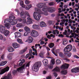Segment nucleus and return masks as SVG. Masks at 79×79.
<instances>
[{"mask_svg": "<svg viewBox=\"0 0 79 79\" xmlns=\"http://www.w3.org/2000/svg\"><path fill=\"white\" fill-rule=\"evenodd\" d=\"M37 6L39 8H43L42 10L44 11V14L45 16H47L48 15V14L47 12V10H48V12L50 13H53L55 11V9L54 7H47V6H46V4L45 3H40L37 5Z\"/></svg>", "mask_w": 79, "mask_h": 79, "instance_id": "1", "label": "nucleus"}, {"mask_svg": "<svg viewBox=\"0 0 79 79\" xmlns=\"http://www.w3.org/2000/svg\"><path fill=\"white\" fill-rule=\"evenodd\" d=\"M9 19H8L6 20L5 22L7 23H10L11 26L17 24L18 22H21L23 21V19L21 18H18L17 20H14V19H15V17L13 15L9 16Z\"/></svg>", "mask_w": 79, "mask_h": 79, "instance_id": "2", "label": "nucleus"}, {"mask_svg": "<svg viewBox=\"0 0 79 79\" xmlns=\"http://www.w3.org/2000/svg\"><path fill=\"white\" fill-rule=\"evenodd\" d=\"M0 31L1 33H3L4 34L6 37H8L10 34V31L7 30H5V26L1 25L0 26Z\"/></svg>", "mask_w": 79, "mask_h": 79, "instance_id": "3", "label": "nucleus"}, {"mask_svg": "<svg viewBox=\"0 0 79 79\" xmlns=\"http://www.w3.org/2000/svg\"><path fill=\"white\" fill-rule=\"evenodd\" d=\"M42 66V63L41 62H38L35 63L33 65L32 69L34 71L37 72L39 71V68Z\"/></svg>", "mask_w": 79, "mask_h": 79, "instance_id": "4", "label": "nucleus"}, {"mask_svg": "<svg viewBox=\"0 0 79 79\" xmlns=\"http://www.w3.org/2000/svg\"><path fill=\"white\" fill-rule=\"evenodd\" d=\"M25 66V64H24L22 67H20L17 69V70H14L12 72L13 74H15L17 73V71H23L24 69H25L24 67Z\"/></svg>", "mask_w": 79, "mask_h": 79, "instance_id": "5", "label": "nucleus"}, {"mask_svg": "<svg viewBox=\"0 0 79 79\" xmlns=\"http://www.w3.org/2000/svg\"><path fill=\"white\" fill-rule=\"evenodd\" d=\"M73 47L71 44L67 45L64 49V51L65 52H69L72 50Z\"/></svg>", "mask_w": 79, "mask_h": 79, "instance_id": "6", "label": "nucleus"}, {"mask_svg": "<svg viewBox=\"0 0 79 79\" xmlns=\"http://www.w3.org/2000/svg\"><path fill=\"white\" fill-rule=\"evenodd\" d=\"M10 68L9 67H6L5 68L1 70V69H0V74L2 75L3 74H4L6 72V71H8Z\"/></svg>", "mask_w": 79, "mask_h": 79, "instance_id": "7", "label": "nucleus"}, {"mask_svg": "<svg viewBox=\"0 0 79 79\" xmlns=\"http://www.w3.org/2000/svg\"><path fill=\"white\" fill-rule=\"evenodd\" d=\"M31 35L34 37H37L39 36V33L37 31L35 30H32L31 32Z\"/></svg>", "mask_w": 79, "mask_h": 79, "instance_id": "8", "label": "nucleus"}, {"mask_svg": "<svg viewBox=\"0 0 79 79\" xmlns=\"http://www.w3.org/2000/svg\"><path fill=\"white\" fill-rule=\"evenodd\" d=\"M53 71H54V73H53L55 77H56L57 76H58V74H57V73L56 72H55V71L56 72H59L60 71V68L59 67L56 66L54 69L53 70Z\"/></svg>", "mask_w": 79, "mask_h": 79, "instance_id": "9", "label": "nucleus"}, {"mask_svg": "<svg viewBox=\"0 0 79 79\" xmlns=\"http://www.w3.org/2000/svg\"><path fill=\"white\" fill-rule=\"evenodd\" d=\"M33 16L36 20L39 21L40 20V18L41 17V15H40L37 14H36V12H34L33 14Z\"/></svg>", "mask_w": 79, "mask_h": 79, "instance_id": "10", "label": "nucleus"}, {"mask_svg": "<svg viewBox=\"0 0 79 79\" xmlns=\"http://www.w3.org/2000/svg\"><path fill=\"white\" fill-rule=\"evenodd\" d=\"M72 73H79V67H76L71 69Z\"/></svg>", "mask_w": 79, "mask_h": 79, "instance_id": "11", "label": "nucleus"}, {"mask_svg": "<svg viewBox=\"0 0 79 79\" xmlns=\"http://www.w3.org/2000/svg\"><path fill=\"white\" fill-rule=\"evenodd\" d=\"M69 64H65L62 65L61 68L62 69H68L69 68Z\"/></svg>", "mask_w": 79, "mask_h": 79, "instance_id": "12", "label": "nucleus"}, {"mask_svg": "<svg viewBox=\"0 0 79 79\" xmlns=\"http://www.w3.org/2000/svg\"><path fill=\"white\" fill-rule=\"evenodd\" d=\"M50 65L49 66V69H52L53 68V64H55V60L54 59H52L51 60Z\"/></svg>", "mask_w": 79, "mask_h": 79, "instance_id": "13", "label": "nucleus"}, {"mask_svg": "<svg viewBox=\"0 0 79 79\" xmlns=\"http://www.w3.org/2000/svg\"><path fill=\"white\" fill-rule=\"evenodd\" d=\"M11 78V74L10 73H9L7 76H5L1 79H10Z\"/></svg>", "mask_w": 79, "mask_h": 79, "instance_id": "14", "label": "nucleus"}, {"mask_svg": "<svg viewBox=\"0 0 79 79\" xmlns=\"http://www.w3.org/2000/svg\"><path fill=\"white\" fill-rule=\"evenodd\" d=\"M15 38H18L21 36V33L19 32H16L15 33Z\"/></svg>", "mask_w": 79, "mask_h": 79, "instance_id": "15", "label": "nucleus"}, {"mask_svg": "<svg viewBox=\"0 0 79 79\" xmlns=\"http://www.w3.org/2000/svg\"><path fill=\"white\" fill-rule=\"evenodd\" d=\"M27 19L28 20L26 22L27 24H31L32 23V20L30 17H28Z\"/></svg>", "mask_w": 79, "mask_h": 79, "instance_id": "16", "label": "nucleus"}, {"mask_svg": "<svg viewBox=\"0 0 79 79\" xmlns=\"http://www.w3.org/2000/svg\"><path fill=\"white\" fill-rule=\"evenodd\" d=\"M13 47L14 48H17L19 47V45L16 43H14L12 44Z\"/></svg>", "mask_w": 79, "mask_h": 79, "instance_id": "17", "label": "nucleus"}, {"mask_svg": "<svg viewBox=\"0 0 79 79\" xmlns=\"http://www.w3.org/2000/svg\"><path fill=\"white\" fill-rule=\"evenodd\" d=\"M29 56L30 57L28 58V60H30V59H31V57L32 58H34V56H32V54H27L26 56V58H27Z\"/></svg>", "mask_w": 79, "mask_h": 79, "instance_id": "18", "label": "nucleus"}, {"mask_svg": "<svg viewBox=\"0 0 79 79\" xmlns=\"http://www.w3.org/2000/svg\"><path fill=\"white\" fill-rule=\"evenodd\" d=\"M64 56L66 57H67L68 58H69V57H71L72 54L71 52H64Z\"/></svg>", "mask_w": 79, "mask_h": 79, "instance_id": "19", "label": "nucleus"}, {"mask_svg": "<svg viewBox=\"0 0 79 79\" xmlns=\"http://www.w3.org/2000/svg\"><path fill=\"white\" fill-rule=\"evenodd\" d=\"M24 30L27 32L28 33H30L31 32V30H30V28L27 27H24Z\"/></svg>", "mask_w": 79, "mask_h": 79, "instance_id": "20", "label": "nucleus"}, {"mask_svg": "<svg viewBox=\"0 0 79 79\" xmlns=\"http://www.w3.org/2000/svg\"><path fill=\"white\" fill-rule=\"evenodd\" d=\"M40 26L41 27H46L47 25L45 23L44 21H41L40 22Z\"/></svg>", "mask_w": 79, "mask_h": 79, "instance_id": "21", "label": "nucleus"}, {"mask_svg": "<svg viewBox=\"0 0 79 79\" xmlns=\"http://www.w3.org/2000/svg\"><path fill=\"white\" fill-rule=\"evenodd\" d=\"M8 19H7L6 20H5L4 21V23H9L10 24H5V25L6 26V27L7 28H10V26L11 25V23H6V22H5V21L6 20Z\"/></svg>", "mask_w": 79, "mask_h": 79, "instance_id": "22", "label": "nucleus"}, {"mask_svg": "<svg viewBox=\"0 0 79 79\" xmlns=\"http://www.w3.org/2000/svg\"><path fill=\"white\" fill-rule=\"evenodd\" d=\"M55 46V44L52 43H50L48 44V46L50 48H52Z\"/></svg>", "mask_w": 79, "mask_h": 79, "instance_id": "23", "label": "nucleus"}, {"mask_svg": "<svg viewBox=\"0 0 79 79\" xmlns=\"http://www.w3.org/2000/svg\"><path fill=\"white\" fill-rule=\"evenodd\" d=\"M6 63H7V61L3 60L0 63V66H4Z\"/></svg>", "mask_w": 79, "mask_h": 79, "instance_id": "24", "label": "nucleus"}, {"mask_svg": "<svg viewBox=\"0 0 79 79\" xmlns=\"http://www.w3.org/2000/svg\"><path fill=\"white\" fill-rule=\"evenodd\" d=\"M20 16L22 18H25L26 16V15L24 13L22 12L20 14Z\"/></svg>", "mask_w": 79, "mask_h": 79, "instance_id": "25", "label": "nucleus"}, {"mask_svg": "<svg viewBox=\"0 0 79 79\" xmlns=\"http://www.w3.org/2000/svg\"><path fill=\"white\" fill-rule=\"evenodd\" d=\"M55 48H52V50H51L52 53H53V54H54V55H55V56H58V55H57V54L55 52H54V51H55Z\"/></svg>", "mask_w": 79, "mask_h": 79, "instance_id": "26", "label": "nucleus"}, {"mask_svg": "<svg viewBox=\"0 0 79 79\" xmlns=\"http://www.w3.org/2000/svg\"><path fill=\"white\" fill-rule=\"evenodd\" d=\"M29 43H32L33 41V38L31 36H29V38L28 40Z\"/></svg>", "mask_w": 79, "mask_h": 79, "instance_id": "27", "label": "nucleus"}, {"mask_svg": "<svg viewBox=\"0 0 79 79\" xmlns=\"http://www.w3.org/2000/svg\"><path fill=\"white\" fill-rule=\"evenodd\" d=\"M61 73L62 74H63L64 75H66L67 73H68V72L67 71V70H62L61 71Z\"/></svg>", "mask_w": 79, "mask_h": 79, "instance_id": "28", "label": "nucleus"}, {"mask_svg": "<svg viewBox=\"0 0 79 79\" xmlns=\"http://www.w3.org/2000/svg\"><path fill=\"white\" fill-rule=\"evenodd\" d=\"M26 50H27V48H25V49H22L20 52V54H23V53H24Z\"/></svg>", "mask_w": 79, "mask_h": 79, "instance_id": "29", "label": "nucleus"}, {"mask_svg": "<svg viewBox=\"0 0 79 79\" xmlns=\"http://www.w3.org/2000/svg\"><path fill=\"white\" fill-rule=\"evenodd\" d=\"M48 60L46 59H45L43 60V64H48Z\"/></svg>", "mask_w": 79, "mask_h": 79, "instance_id": "30", "label": "nucleus"}, {"mask_svg": "<svg viewBox=\"0 0 79 79\" xmlns=\"http://www.w3.org/2000/svg\"><path fill=\"white\" fill-rule=\"evenodd\" d=\"M39 27V25L34 24L33 25V28L35 29H37Z\"/></svg>", "mask_w": 79, "mask_h": 79, "instance_id": "31", "label": "nucleus"}, {"mask_svg": "<svg viewBox=\"0 0 79 79\" xmlns=\"http://www.w3.org/2000/svg\"><path fill=\"white\" fill-rule=\"evenodd\" d=\"M41 13L42 11H41V10H40V9H37V13H36V14L40 15V14H41Z\"/></svg>", "mask_w": 79, "mask_h": 79, "instance_id": "32", "label": "nucleus"}, {"mask_svg": "<svg viewBox=\"0 0 79 79\" xmlns=\"http://www.w3.org/2000/svg\"><path fill=\"white\" fill-rule=\"evenodd\" d=\"M8 50L9 51V52H13L14 50V49L13 48L10 47L8 48Z\"/></svg>", "mask_w": 79, "mask_h": 79, "instance_id": "33", "label": "nucleus"}, {"mask_svg": "<svg viewBox=\"0 0 79 79\" xmlns=\"http://www.w3.org/2000/svg\"><path fill=\"white\" fill-rule=\"evenodd\" d=\"M17 40L18 42L19 43H20V44H23V41H22V40L21 39L18 38L17 39Z\"/></svg>", "mask_w": 79, "mask_h": 79, "instance_id": "34", "label": "nucleus"}, {"mask_svg": "<svg viewBox=\"0 0 79 79\" xmlns=\"http://www.w3.org/2000/svg\"><path fill=\"white\" fill-rule=\"evenodd\" d=\"M59 56L61 58H63L64 57V55L63 53L60 52L59 53Z\"/></svg>", "mask_w": 79, "mask_h": 79, "instance_id": "35", "label": "nucleus"}, {"mask_svg": "<svg viewBox=\"0 0 79 79\" xmlns=\"http://www.w3.org/2000/svg\"><path fill=\"white\" fill-rule=\"evenodd\" d=\"M56 64L57 65H58V64H60V63H61V61L59 59H57L56 60Z\"/></svg>", "mask_w": 79, "mask_h": 79, "instance_id": "36", "label": "nucleus"}, {"mask_svg": "<svg viewBox=\"0 0 79 79\" xmlns=\"http://www.w3.org/2000/svg\"><path fill=\"white\" fill-rule=\"evenodd\" d=\"M31 8V4L30 5H27L26 7V9L27 10H29V9H30V8Z\"/></svg>", "mask_w": 79, "mask_h": 79, "instance_id": "37", "label": "nucleus"}, {"mask_svg": "<svg viewBox=\"0 0 79 79\" xmlns=\"http://www.w3.org/2000/svg\"><path fill=\"white\" fill-rule=\"evenodd\" d=\"M22 26V24L21 23H18L17 25H16V27H20Z\"/></svg>", "mask_w": 79, "mask_h": 79, "instance_id": "38", "label": "nucleus"}, {"mask_svg": "<svg viewBox=\"0 0 79 79\" xmlns=\"http://www.w3.org/2000/svg\"><path fill=\"white\" fill-rule=\"evenodd\" d=\"M67 42V40H64L63 41V45H66L67 43H68V42Z\"/></svg>", "mask_w": 79, "mask_h": 79, "instance_id": "39", "label": "nucleus"}, {"mask_svg": "<svg viewBox=\"0 0 79 79\" xmlns=\"http://www.w3.org/2000/svg\"><path fill=\"white\" fill-rule=\"evenodd\" d=\"M25 2L26 5H28V4H29V3H30L29 1L28 0H26Z\"/></svg>", "mask_w": 79, "mask_h": 79, "instance_id": "40", "label": "nucleus"}, {"mask_svg": "<svg viewBox=\"0 0 79 79\" xmlns=\"http://www.w3.org/2000/svg\"><path fill=\"white\" fill-rule=\"evenodd\" d=\"M55 5V3L54 2H51L49 3V5L50 6H52L53 5Z\"/></svg>", "mask_w": 79, "mask_h": 79, "instance_id": "41", "label": "nucleus"}, {"mask_svg": "<svg viewBox=\"0 0 79 79\" xmlns=\"http://www.w3.org/2000/svg\"><path fill=\"white\" fill-rule=\"evenodd\" d=\"M58 31V30H53V34L54 35H55V34H56V32Z\"/></svg>", "mask_w": 79, "mask_h": 79, "instance_id": "42", "label": "nucleus"}, {"mask_svg": "<svg viewBox=\"0 0 79 79\" xmlns=\"http://www.w3.org/2000/svg\"><path fill=\"white\" fill-rule=\"evenodd\" d=\"M24 36H27V35H29V34L28 32H25L24 33Z\"/></svg>", "mask_w": 79, "mask_h": 79, "instance_id": "43", "label": "nucleus"}, {"mask_svg": "<svg viewBox=\"0 0 79 79\" xmlns=\"http://www.w3.org/2000/svg\"><path fill=\"white\" fill-rule=\"evenodd\" d=\"M37 46H39V47H40V44H35V48H37Z\"/></svg>", "mask_w": 79, "mask_h": 79, "instance_id": "44", "label": "nucleus"}, {"mask_svg": "<svg viewBox=\"0 0 79 79\" xmlns=\"http://www.w3.org/2000/svg\"><path fill=\"white\" fill-rule=\"evenodd\" d=\"M20 4L21 6V5H23L24 4V3H23V1H21L20 2Z\"/></svg>", "mask_w": 79, "mask_h": 79, "instance_id": "45", "label": "nucleus"}, {"mask_svg": "<svg viewBox=\"0 0 79 79\" xmlns=\"http://www.w3.org/2000/svg\"><path fill=\"white\" fill-rule=\"evenodd\" d=\"M3 35H2L1 34H0V40H3Z\"/></svg>", "mask_w": 79, "mask_h": 79, "instance_id": "46", "label": "nucleus"}, {"mask_svg": "<svg viewBox=\"0 0 79 79\" xmlns=\"http://www.w3.org/2000/svg\"><path fill=\"white\" fill-rule=\"evenodd\" d=\"M73 57L74 58H77V59L79 58V57L76 55H74L73 56Z\"/></svg>", "mask_w": 79, "mask_h": 79, "instance_id": "47", "label": "nucleus"}, {"mask_svg": "<svg viewBox=\"0 0 79 79\" xmlns=\"http://www.w3.org/2000/svg\"><path fill=\"white\" fill-rule=\"evenodd\" d=\"M58 37L63 38V37H64V36L62 34H61V35L59 34L58 35Z\"/></svg>", "mask_w": 79, "mask_h": 79, "instance_id": "48", "label": "nucleus"}, {"mask_svg": "<svg viewBox=\"0 0 79 79\" xmlns=\"http://www.w3.org/2000/svg\"><path fill=\"white\" fill-rule=\"evenodd\" d=\"M44 43H45V42H44V41H42L40 42V44L41 45H43V44H44Z\"/></svg>", "mask_w": 79, "mask_h": 79, "instance_id": "49", "label": "nucleus"}, {"mask_svg": "<svg viewBox=\"0 0 79 79\" xmlns=\"http://www.w3.org/2000/svg\"><path fill=\"white\" fill-rule=\"evenodd\" d=\"M23 62L21 61V62L19 63V66H22L23 65Z\"/></svg>", "mask_w": 79, "mask_h": 79, "instance_id": "50", "label": "nucleus"}, {"mask_svg": "<svg viewBox=\"0 0 79 79\" xmlns=\"http://www.w3.org/2000/svg\"><path fill=\"white\" fill-rule=\"evenodd\" d=\"M71 28L73 30H75L76 29V27H74L73 26H71Z\"/></svg>", "mask_w": 79, "mask_h": 79, "instance_id": "51", "label": "nucleus"}, {"mask_svg": "<svg viewBox=\"0 0 79 79\" xmlns=\"http://www.w3.org/2000/svg\"><path fill=\"white\" fill-rule=\"evenodd\" d=\"M46 48L47 50V51H50V49L48 48V47H46Z\"/></svg>", "mask_w": 79, "mask_h": 79, "instance_id": "52", "label": "nucleus"}, {"mask_svg": "<svg viewBox=\"0 0 79 79\" xmlns=\"http://www.w3.org/2000/svg\"><path fill=\"white\" fill-rule=\"evenodd\" d=\"M29 53L30 55L32 53V49H30Z\"/></svg>", "mask_w": 79, "mask_h": 79, "instance_id": "53", "label": "nucleus"}, {"mask_svg": "<svg viewBox=\"0 0 79 79\" xmlns=\"http://www.w3.org/2000/svg\"><path fill=\"white\" fill-rule=\"evenodd\" d=\"M59 29H60V31H63V28H61V27H59Z\"/></svg>", "mask_w": 79, "mask_h": 79, "instance_id": "54", "label": "nucleus"}, {"mask_svg": "<svg viewBox=\"0 0 79 79\" xmlns=\"http://www.w3.org/2000/svg\"><path fill=\"white\" fill-rule=\"evenodd\" d=\"M52 21H49L48 23L49 24V25H51L52 24Z\"/></svg>", "mask_w": 79, "mask_h": 79, "instance_id": "55", "label": "nucleus"}, {"mask_svg": "<svg viewBox=\"0 0 79 79\" xmlns=\"http://www.w3.org/2000/svg\"><path fill=\"white\" fill-rule=\"evenodd\" d=\"M1 58L2 60H4V55H3L1 57Z\"/></svg>", "mask_w": 79, "mask_h": 79, "instance_id": "56", "label": "nucleus"}, {"mask_svg": "<svg viewBox=\"0 0 79 79\" xmlns=\"http://www.w3.org/2000/svg\"><path fill=\"white\" fill-rule=\"evenodd\" d=\"M21 6H22V8H25V7H26V6L24 4L23 5H21Z\"/></svg>", "mask_w": 79, "mask_h": 79, "instance_id": "57", "label": "nucleus"}, {"mask_svg": "<svg viewBox=\"0 0 79 79\" xmlns=\"http://www.w3.org/2000/svg\"><path fill=\"white\" fill-rule=\"evenodd\" d=\"M64 60H66V61H69V59H68L67 58H66L64 59Z\"/></svg>", "mask_w": 79, "mask_h": 79, "instance_id": "58", "label": "nucleus"}, {"mask_svg": "<svg viewBox=\"0 0 79 79\" xmlns=\"http://www.w3.org/2000/svg\"><path fill=\"white\" fill-rule=\"evenodd\" d=\"M13 31H16V27L14 26L13 28Z\"/></svg>", "mask_w": 79, "mask_h": 79, "instance_id": "59", "label": "nucleus"}, {"mask_svg": "<svg viewBox=\"0 0 79 79\" xmlns=\"http://www.w3.org/2000/svg\"><path fill=\"white\" fill-rule=\"evenodd\" d=\"M59 16H64V14H63V13H62L61 15H60V14L59 15Z\"/></svg>", "mask_w": 79, "mask_h": 79, "instance_id": "60", "label": "nucleus"}, {"mask_svg": "<svg viewBox=\"0 0 79 79\" xmlns=\"http://www.w3.org/2000/svg\"><path fill=\"white\" fill-rule=\"evenodd\" d=\"M8 58L9 60H11L12 59V57H11V56H8Z\"/></svg>", "mask_w": 79, "mask_h": 79, "instance_id": "61", "label": "nucleus"}, {"mask_svg": "<svg viewBox=\"0 0 79 79\" xmlns=\"http://www.w3.org/2000/svg\"><path fill=\"white\" fill-rule=\"evenodd\" d=\"M43 74H45L47 73V71H46L45 70H44L43 71Z\"/></svg>", "mask_w": 79, "mask_h": 79, "instance_id": "62", "label": "nucleus"}, {"mask_svg": "<svg viewBox=\"0 0 79 79\" xmlns=\"http://www.w3.org/2000/svg\"><path fill=\"white\" fill-rule=\"evenodd\" d=\"M32 49L33 51H35V52H37V50H36V49H35V48H32Z\"/></svg>", "mask_w": 79, "mask_h": 79, "instance_id": "63", "label": "nucleus"}, {"mask_svg": "<svg viewBox=\"0 0 79 79\" xmlns=\"http://www.w3.org/2000/svg\"><path fill=\"white\" fill-rule=\"evenodd\" d=\"M47 79H51V77H46Z\"/></svg>", "mask_w": 79, "mask_h": 79, "instance_id": "64", "label": "nucleus"}]
</instances>
